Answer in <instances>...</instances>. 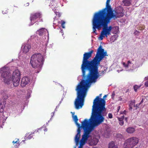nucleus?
<instances>
[{"label":"nucleus","mask_w":148,"mask_h":148,"mask_svg":"<svg viewBox=\"0 0 148 148\" xmlns=\"http://www.w3.org/2000/svg\"><path fill=\"white\" fill-rule=\"evenodd\" d=\"M36 131H35L34 132H33V133H32L31 134H30V135H29L26 138L27 139H31L32 137V136L31 135L32 134H34Z\"/></svg>","instance_id":"obj_31"},{"label":"nucleus","mask_w":148,"mask_h":148,"mask_svg":"<svg viewBox=\"0 0 148 148\" xmlns=\"http://www.w3.org/2000/svg\"><path fill=\"white\" fill-rule=\"evenodd\" d=\"M110 0H107L106 2V7L105 8H108L111 7L109 5V2Z\"/></svg>","instance_id":"obj_28"},{"label":"nucleus","mask_w":148,"mask_h":148,"mask_svg":"<svg viewBox=\"0 0 148 148\" xmlns=\"http://www.w3.org/2000/svg\"><path fill=\"white\" fill-rule=\"evenodd\" d=\"M108 118L109 119H112L113 118L112 114L109 113L108 114Z\"/></svg>","instance_id":"obj_34"},{"label":"nucleus","mask_w":148,"mask_h":148,"mask_svg":"<svg viewBox=\"0 0 148 148\" xmlns=\"http://www.w3.org/2000/svg\"><path fill=\"white\" fill-rule=\"evenodd\" d=\"M120 106H119L118 107V111H119V109H120Z\"/></svg>","instance_id":"obj_48"},{"label":"nucleus","mask_w":148,"mask_h":148,"mask_svg":"<svg viewBox=\"0 0 148 148\" xmlns=\"http://www.w3.org/2000/svg\"><path fill=\"white\" fill-rule=\"evenodd\" d=\"M44 61V58L41 54L35 53L32 56L30 63L33 68H38L36 73H38L41 69Z\"/></svg>","instance_id":"obj_5"},{"label":"nucleus","mask_w":148,"mask_h":148,"mask_svg":"<svg viewBox=\"0 0 148 148\" xmlns=\"http://www.w3.org/2000/svg\"><path fill=\"white\" fill-rule=\"evenodd\" d=\"M29 3H27V6H28L29 5Z\"/></svg>","instance_id":"obj_53"},{"label":"nucleus","mask_w":148,"mask_h":148,"mask_svg":"<svg viewBox=\"0 0 148 148\" xmlns=\"http://www.w3.org/2000/svg\"><path fill=\"white\" fill-rule=\"evenodd\" d=\"M92 33L97 34L96 29L100 30L101 28L108 35L111 34L110 32L113 27L111 26H108V25L110 21L100 20L92 18Z\"/></svg>","instance_id":"obj_3"},{"label":"nucleus","mask_w":148,"mask_h":148,"mask_svg":"<svg viewBox=\"0 0 148 148\" xmlns=\"http://www.w3.org/2000/svg\"><path fill=\"white\" fill-rule=\"evenodd\" d=\"M135 61V62H134V64H136V65H139V66H140V65L139 64V62L138 61Z\"/></svg>","instance_id":"obj_38"},{"label":"nucleus","mask_w":148,"mask_h":148,"mask_svg":"<svg viewBox=\"0 0 148 148\" xmlns=\"http://www.w3.org/2000/svg\"><path fill=\"white\" fill-rule=\"evenodd\" d=\"M93 51L85 52L84 54L81 69L82 76L84 79L86 77L85 72L87 70L89 71L86 79L81 80L78 84L75 90L77 91V97L75 99L74 105L75 108L78 110L81 108L84 105L85 98L86 97L88 87L91 84L97 81L99 75L98 74V65L100 62L106 56H108L106 51L100 45L97 49L95 57L91 61L88 60L92 56Z\"/></svg>","instance_id":"obj_1"},{"label":"nucleus","mask_w":148,"mask_h":148,"mask_svg":"<svg viewBox=\"0 0 148 148\" xmlns=\"http://www.w3.org/2000/svg\"><path fill=\"white\" fill-rule=\"evenodd\" d=\"M115 37L116 36L115 35L112 36L110 38V41H112V42H114L116 40Z\"/></svg>","instance_id":"obj_26"},{"label":"nucleus","mask_w":148,"mask_h":148,"mask_svg":"<svg viewBox=\"0 0 148 148\" xmlns=\"http://www.w3.org/2000/svg\"><path fill=\"white\" fill-rule=\"evenodd\" d=\"M61 26H62V27L63 28H65V26L64 25V24H65V22L63 20H61Z\"/></svg>","instance_id":"obj_30"},{"label":"nucleus","mask_w":148,"mask_h":148,"mask_svg":"<svg viewBox=\"0 0 148 148\" xmlns=\"http://www.w3.org/2000/svg\"><path fill=\"white\" fill-rule=\"evenodd\" d=\"M140 87V86H138L137 85H135L134 86V91L136 92L137 91V89L138 88H139Z\"/></svg>","instance_id":"obj_27"},{"label":"nucleus","mask_w":148,"mask_h":148,"mask_svg":"<svg viewBox=\"0 0 148 148\" xmlns=\"http://www.w3.org/2000/svg\"><path fill=\"white\" fill-rule=\"evenodd\" d=\"M60 32L62 34V36H63V30L61 29V31Z\"/></svg>","instance_id":"obj_46"},{"label":"nucleus","mask_w":148,"mask_h":148,"mask_svg":"<svg viewBox=\"0 0 148 148\" xmlns=\"http://www.w3.org/2000/svg\"><path fill=\"white\" fill-rule=\"evenodd\" d=\"M143 100H144L143 98H142V100H141V101H140V102L139 103V105L141 104H142L143 102Z\"/></svg>","instance_id":"obj_41"},{"label":"nucleus","mask_w":148,"mask_h":148,"mask_svg":"<svg viewBox=\"0 0 148 148\" xmlns=\"http://www.w3.org/2000/svg\"><path fill=\"white\" fill-rule=\"evenodd\" d=\"M30 79L27 77H25L22 78L21 83L22 87H24L30 82Z\"/></svg>","instance_id":"obj_13"},{"label":"nucleus","mask_w":148,"mask_h":148,"mask_svg":"<svg viewBox=\"0 0 148 148\" xmlns=\"http://www.w3.org/2000/svg\"><path fill=\"white\" fill-rule=\"evenodd\" d=\"M105 101L98 96H97L94 99L92 109L91 115L90 118L88 120L85 119L82 122L81 125L78 123V120L77 115L73 116L75 124L78 127L77 133L75 136V141L76 145H79V140L80 136L81 129H83L84 125L88 128L91 126H98L102 124L105 120V116L107 113L106 112V109L105 107Z\"/></svg>","instance_id":"obj_2"},{"label":"nucleus","mask_w":148,"mask_h":148,"mask_svg":"<svg viewBox=\"0 0 148 148\" xmlns=\"http://www.w3.org/2000/svg\"><path fill=\"white\" fill-rule=\"evenodd\" d=\"M138 142V138L133 137L129 138L125 140L123 144L124 148H132Z\"/></svg>","instance_id":"obj_8"},{"label":"nucleus","mask_w":148,"mask_h":148,"mask_svg":"<svg viewBox=\"0 0 148 148\" xmlns=\"http://www.w3.org/2000/svg\"><path fill=\"white\" fill-rule=\"evenodd\" d=\"M126 131L128 133L131 134L134 132L135 129L133 127H130L127 129Z\"/></svg>","instance_id":"obj_19"},{"label":"nucleus","mask_w":148,"mask_h":148,"mask_svg":"<svg viewBox=\"0 0 148 148\" xmlns=\"http://www.w3.org/2000/svg\"><path fill=\"white\" fill-rule=\"evenodd\" d=\"M108 148H118L117 146L115 145L114 142L112 141L109 144Z\"/></svg>","instance_id":"obj_17"},{"label":"nucleus","mask_w":148,"mask_h":148,"mask_svg":"<svg viewBox=\"0 0 148 148\" xmlns=\"http://www.w3.org/2000/svg\"><path fill=\"white\" fill-rule=\"evenodd\" d=\"M54 113H55V112H52V114H52V115H51V118L50 119V120L49 121H48V122H47V124L49 122V121H51V118L53 117V116H54Z\"/></svg>","instance_id":"obj_35"},{"label":"nucleus","mask_w":148,"mask_h":148,"mask_svg":"<svg viewBox=\"0 0 148 148\" xmlns=\"http://www.w3.org/2000/svg\"><path fill=\"white\" fill-rule=\"evenodd\" d=\"M37 32V34L40 36H42L43 35H46L47 34L48 35V31L45 28L40 29Z\"/></svg>","instance_id":"obj_14"},{"label":"nucleus","mask_w":148,"mask_h":148,"mask_svg":"<svg viewBox=\"0 0 148 148\" xmlns=\"http://www.w3.org/2000/svg\"><path fill=\"white\" fill-rule=\"evenodd\" d=\"M17 141H13L12 142L14 144L15 143H17Z\"/></svg>","instance_id":"obj_49"},{"label":"nucleus","mask_w":148,"mask_h":148,"mask_svg":"<svg viewBox=\"0 0 148 148\" xmlns=\"http://www.w3.org/2000/svg\"><path fill=\"white\" fill-rule=\"evenodd\" d=\"M21 75L20 72L18 69L16 70L13 72L11 78L14 86L16 87L19 85Z\"/></svg>","instance_id":"obj_9"},{"label":"nucleus","mask_w":148,"mask_h":148,"mask_svg":"<svg viewBox=\"0 0 148 148\" xmlns=\"http://www.w3.org/2000/svg\"><path fill=\"white\" fill-rule=\"evenodd\" d=\"M140 105H139L138 104H137L136 105V108H139V106Z\"/></svg>","instance_id":"obj_45"},{"label":"nucleus","mask_w":148,"mask_h":148,"mask_svg":"<svg viewBox=\"0 0 148 148\" xmlns=\"http://www.w3.org/2000/svg\"><path fill=\"white\" fill-rule=\"evenodd\" d=\"M129 106L130 107L129 108V110H131L132 109V106H131V104H130L129 105Z\"/></svg>","instance_id":"obj_40"},{"label":"nucleus","mask_w":148,"mask_h":148,"mask_svg":"<svg viewBox=\"0 0 148 148\" xmlns=\"http://www.w3.org/2000/svg\"><path fill=\"white\" fill-rule=\"evenodd\" d=\"M116 137L119 140H122L123 138V136L120 134H117L116 135Z\"/></svg>","instance_id":"obj_24"},{"label":"nucleus","mask_w":148,"mask_h":148,"mask_svg":"<svg viewBox=\"0 0 148 148\" xmlns=\"http://www.w3.org/2000/svg\"><path fill=\"white\" fill-rule=\"evenodd\" d=\"M107 95H105L103 97V99L101 98V99H103V100H104L105 101V102H106V101L104 100V99H103V98H105V97H107ZM98 96L99 97V98L100 99H101V98H100V97H99V96ZM105 104H106V103H105Z\"/></svg>","instance_id":"obj_43"},{"label":"nucleus","mask_w":148,"mask_h":148,"mask_svg":"<svg viewBox=\"0 0 148 148\" xmlns=\"http://www.w3.org/2000/svg\"><path fill=\"white\" fill-rule=\"evenodd\" d=\"M134 102H131L130 103V104H131V106H134V107H135V104H134Z\"/></svg>","instance_id":"obj_42"},{"label":"nucleus","mask_w":148,"mask_h":148,"mask_svg":"<svg viewBox=\"0 0 148 148\" xmlns=\"http://www.w3.org/2000/svg\"><path fill=\"white\" fill-rule=\"evenodd\" d=\"M86 126L85 127L84 125L83 130L84 133L82 136V138L80 141L79 148H82V146L85 144L89 137V135L91 132L94 130L95 127H96L91 126L90 127L86 128Z\"/></svg>","instance_id":"obj_7"},{"label":"nucleus","mask_w":148,"mask_h":148,"mask_svg":"<svg viewBox=\"0 0 148 148\" xmlns=\"http://www.w3.org/2000/svg\"><path fill=\"white\" fill-rule=\"evenodd\" d=\"M62 101H60V103H59V104H59L60 105V104H61V103H62Z\"/></svg>","instance_id":"obj_51"},{"label":"nucleus","mask_w":148,"mask_h":148,"mask_svg":"<svg viewBox=\"0 0 148 148\" xmlns=\"http://www.w3.org/2000/svg\"><path fill=\"white\" fill-rule=\"evenodd\" d=\"M78 148H79V147H78Z\"/></svg>","instance_id":"obj_64"},{"label":"nucleus","mask_w":148,"mask_h":148,"mask_svg":"<svg viewBox=\"0 0 148 148\" xmlns=\"http://www.w3.org/2000/svg\"><path fill=\"white\" fill-rule=\"evenodd\" d=\"M51 1V2L50 3V4L49 6H53V7H55V5H56V3L55 1V0H50Z\"/></svg>","instance_id":"obj_22"},{"label":"nucleus","mask_w":148,"mask_h":148,"mask_svg":"<svg viewBox=\"0 0 148 148\" xmlns=\"http://www.w3.org/2000/svg\"><path fill=\"white\" fill-rule=\"evenodd\" d=\"M120 114H126L125 110H124L123 111H121Z\"/></svg>","instance_id":"obj_37"},{"label":"nucleus","mask_w":148,"mask_h":148,"mask_svg":"<svg viewBox=\"0 0 148 148\" xmlns=\"http://www.w3.org/2000/svg\"><path fill=\"white\" fill-rule=\"evenodd\" d=\"M116 14L113 12L111 7L104 8L101 10L95 12L94 14L93 18L110 21L112 18H117L116 12Z\"/></svg>","instance_id":"obj_4"},{"label":"nucleus","mask_w":148,"mask_h":148,"mask_svg":"<svg viewBox=\"0 0 148 148\" xmlns=\"http://www.w3.org/2000/svg\"><path fill=\"white\" fill-rule=\"evenodd\" d=\"M9 97V96L7 94H5L3 96L4 99H7Z\"/></svg>","instance_id":"obj_33"},{"label":"nucleus","mask_w":148,"mask_h":148,"mask_svg":"<svg viewBox=\"0 0 148 148\" xmlns=\"http://www.w3.org/2000/svg\"><path fill=\"white\" fill-rule=\"evenodd\" d=\"M44 130L45 131H47V129L46 128L45 130Z\"/></svg>","instance_id":"obj_54"},{"label":"nucleus","mask_w":148,"mask_h":148,"mask_svg":"<svg viewBox=\"0 0 148 148\" xmlns=\"http://www.w3.org/2000/svg\"><path fill=\"white\" fill-rule=\"evenodd\" d=\"M41 128H40V129H41ZM40 129V128H39L38 130H39V129Z\"/></svg>","instance_id":"obj_63"},{"label":"nucleus","mask_w":148,"mask_h":148,"mask_svg":"<svg viewBox=\"0 0 148 148\" xmlns=\"http://www.w3.org/2000/svg\"><path fill=\"white\" fill-rule=\"evenodd\" d=\"M54 12L56 14V16L57 15V14H58V17H59L60 16L61 14H60V13L57 12V10H54Z\"/></svg>","instance_id":"obj_29"},{"label":"nucleus","mask_w":148,"mask_h":148,"mask_svg":"<svg viewBox=\"0 0 148 148\" xmlns=\"http://www.w3.org/2000/svg\"><path fill=\"white\" fill-rule=\"evenodd\" d=\"M8 67L5 66L0 69V74L1 73V80L8 84L12 83L11 74L8 71Z\"/></svg>","instance_id":"obj_6"},{"label":"nucleus","mask_w":148,"mask_h":148,"mask_svg":"<svg viewBox=\"0 0 148 148\" xmlns=\"http://www.w3.org/2000/svg\"><path fill=\"white\" fill-rule=\"evenodd\" d=\"M114 96H115V93H114V92L112 94V98L113 99V97H114Z\"/></svg>","instance_id":"obj_44"},{"label":"nucleus","mask_w":148,"mask_h":148,"mask_svg":"<svg viewBox=\"0 0 148 148\" xmlns=\"http://www.w3.org/2000/svg\"><path fill=\"white\" fill-rule=\"evenodd\" d=\"M5 103V102H0V112H2L4 110V105Z\"/></svg>","instance_id":"obj_20"},{"label":"nucleus","mask_w":148,"mask_h":148,"mask_svg":"<svg viewBox=\"0 0 148 148\" xmlns=\"http://www.w3.org/2000/svg\"><path fill=\"white\" fill-rule=\"evenodd\" d=\"M35 38H36V37H35ZM34 38V36H31L30 39H29L28 40V42L26 44H23L22 45L21 47V50L23 52L25 53L28 52L30 49L31 48V46L30 44H29V42L32 41V40L33 38Z\"/></svg>","instance_id":"obj_12"},{"label":"nucleus","mask_w":148,"mask_h":148,"mask_svg":"<svg viewBox=\"0 0 148 148\" xmlns=\"http://www.w3.org/2000/svg\"><path fill=\"white\" fill-rule=\"evenodd\" d=\"M145 80H147V81L145 82V85L146 87H148V77H145Z\"/></svg>","instance_id":"obj_25"},{"label":"nucleus","mask_w":148,"mask_h":148,"mask_svg":"<svg viewBox=\"0 0 148 148\" xmlns=\"http://www.w3.org/2000/svg\"><path fill=\"white\" fill-rule=\"evenodd\" d=\"M125 120L126 121V122H127V117H125Z\"/></svg>","instance_id":"obj_47"},{"label":"nucleus","mask_w":148,"mask_h":148,"mask_svg":"<svg viewBox=\"0 0 148 148\" xmlns=\"http://www.w3.org/2000/svg\"><path fill=\"white\" fill-rule=\"evenodd\" d=\"M104 71H102L101 72V73H100V74H99L98 73V74H99V77L101 75H102L104 73ZM99 77H98L99 78Z\"/></svg>","instance_id":"obj_36"},{"label":"nucleus","mask_w":148,"mask_h":148,"mask_svg":"<svg viewBox=\"0 0 148 148\" xmlns=\"http://www.w3.org/2000/svg\"><path fill=\"white\" fill-rule=\"evenodd\" d=\"M42 14L40 13L37 12L31 15L30 20L31 24L29 25V26L33 25L37 21H42V19H40L41 17Z\"/></svg>","instance_id":"obj_11"},{"label":"nucleus","mask_w":148,"mask_h":148,"mask_svg":"<svg viewBox=\"0 0 148 148\" xmlns=\"http://www.w3.org/2000/svg\"><path fill=\"white\" fill-rule=\"evenodd\" d=\"M121 99H122V98H121V99H120V100L121 101Z\"/></svg>","instance_id":"obj_60"},{"label":"nucleus","mask_w":148,"mask_h":148,"mask_svg":"<svg viewBox=\"0 0 148 148\" xmlns=\"http://www.w3.org/2000/svg\"><path fill=\"white\" fill-rule=\"evenodd\" d=\"M117 117L119 121V124L121 126L123 125L124 124L123 120L124 118V116L123 115L120 117Z\"/></svg>","instance_id":"obj_18"},{"label":"nucleus","mask_w":148,"mask_h":148,"mask_svg":"<svg viewBox=\"0 0 148 148\" xmlns=\"http://www.w3.org/2000/svg\"><path fill=\"white\" fill-rule=\"evenodd\" d=\"M8 12V11L7 10H6L5 12H4V11H2V13L3 14L7 13Z\"/></svg>","instance_id":"obj_39"},{"label":"nucleus","mask_w":148,"mask_h":148,"mask_svg":"<svg viewBox=\"0 0 148 148\" xmlns=\"http://www.w3.org/2000/svg\"><path fill=\"white\" fill-rule=\"evenodd\" d=\"M30 97V95H29L28 97V98H29Z\"/></svg>","instance_id":"obj_58"},{"label":"nucleus","mask_w":148,"mask_h":148,"mask_svg":"<svg viewBox=\"0 0 148 148\" xmlns=\"http://www.w3.org/2000/svg\"><path fill=\"white\" fill-rule=\"evenodd\" d=\"M98 141V139L96 138L91 139L90 143V145H95L97 144Z\"/></svg>","instance_id":"obj_16"},{"label":"nucleus","mask_w":148,"mask_h":148,"mask_svg":"<svg viewBox=\"0 0 148 148\" xmlns=\"http://www.w3.org/2000/svg\"><path fill=\"white\" fill-rule=\"evenodd\" d=\"M40 43H39L38 42V45H40Z\"/></svg>","instance_id":"obj_56"},{"label":"nucleus","mask_w":148,"mask_h":148,"mask_svg":"<svg viewBox=\"0 0 148 148\" xmlns=\"http://www.w3.org/2000/svg\"><path fill=\"white\" fill-rule=\"evenodd\" d=\"M59 106H60V105L59 104H58V106H56V108H58Z\"/></svg>","instance_id":"obj_50"},{"label":"nucleus","mask_w":148,"mask_h":148,"mask_svg":"<svg viewBox=\"0 0 148 148\" xmlns=\"http://www.w3.org/2000/svg\"><path fill=\"white\" fill-rule=\"evenodd\" d=\"M140 33V32L138 31H137V30H135L134 32V34L138 36L139 35Z\"/></svg>","instance_id":"obj_32"},{"label":"nucleus","mask_w":148,"mask_h":148,"mask_svg":"<svg viewBox=\"0 0 148 148\" xmlns=\"http://www.w3.org/2000/svg\"><path fill=\"white\" fill-rule=\"evenodd\" d=\"M63 98H62L61 100V101H62L63 100Z\"/></svg>","instance_id":"obj_57"},{"label":"nucleus","mask_w":148,"mask_h":148,"mask_svg":"<svg viewBox=\"0 0 148 148\" xmlns=\"http://www.w3.org/2000/svg\"><path fill=\"white\" fill-rule=\"evenodd\" d=\"M134 60H132L131 61L130 60L128 61L127 64L123 62V66L125 68V70L126 71H129L132 70L139 67V65L134 64Z\"/></svg>","instance_id":"obj_10"},{"label":"nucleus","mask_w":148,"mask_h":148,"mask_svg":"<svg viewBox=\"0 0 148 148\" xmlns=\"http://www.w3.org/2000/svg\"><path fill=\"white\" fill-rule=\"evenodd\" d=\"M57 16H58V14H57Z\"/></svg>","instance_id":"obj_61"},{"label":"nucleus","mask_w":148,"mask_h":148,"mask_svg":"<svg viewBox=\"0 0 148 148\" xmlns=\"http://www.w3.org/2000/svg\"><path fill=\"white\" fill-rule=\"evenodd\" d=\"M108 35L103 30L101 32V34L99 36V40H102L103 38L105 36L107 37Z\"/></svg>","instance_id":"obj_15"},{"label":"nucleus","mask_w":148,"mask_h":148,"mask_svg":"<svg viewBox=\"0 0 148 148\" xmlns=\"http://www.w3.org/2000/svg\"><path fill=\"white\" fill-rule=\"evenodd\" d=\"M121 99H122V98H121V99H120V100L121 101Z\"/></svg>","instance_id":"obj_59"},{"label":"nucleus","mask_w":148,"mask_h":148,"mask_svg":"<svg viewBox=\"0 0 148 148\" xmlns=\"http://www.w3.org/2000/svg\"><path fill=\"white\" fill-rule=\"evenodd\" d=\"M57 111V108H56V109L55 110V112L56 111Z\"/></svg>","instance_id":"obj_55"},{"label":"nucleus","mask_w":148,"mask_h":148,"mask_svg":"<svg viewBox=\"0 0 148 148\" xmlns=\"http://www.w3.org/2000/svg\"><path fill=\"white\" fill-rule=\"evenodd\" d=\"M119 32V28L118 26L113 27V33L114 34H117Z\"/></svg>","instance_id":"obj_21"},{"label":"nucleus","mask_w":148,"mask_h":148,"mask_svg":"<svg viewBox=\"0 0 148 148\" xmlns=\"http://www.w3.org/2000/svg\"><path fill=\"white\" fill-rule=\"evenodd\" d=\"M38 132V130H37V131H36V132Z\"/></svg>","instance_id":"obj_62"},{"label":"nucleus","mask_w":148,"mask_h":148,"mask_svg":"<svg viewBox=\"0 0 148 148\" xmlns=\"http://www.w3.org/2000/svg\"><path fill=\"white\" fill-rule=\"evenodd\" d=\"M123 2L126 6H129L131 4L130 0H125L123 1Z\"/></svg>","instance_id":"obj_23"},{"label":"nucleus","mask_w":148,"mask_h":148,"mask_svg":"<svg viewBox=\"0 0 148 148\" xmlns=\"http://www.w3.org/2000/svg\"><path fill=\"white\" fill-rule=\"evenodd\" d=\"M71 113L72 114V115H73L74 114V112H71Z\"/></svg>","instance_id":"obj_52"}]
</instances>
